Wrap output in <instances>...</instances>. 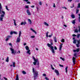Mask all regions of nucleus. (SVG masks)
<instances>
[{"label": "nucleus", "mask_w": 80, "mask_h": 80, "mask_svg": "<svg viewBox=\"0 0 80 80\" xmlns=\"http://www.w3.org/2000/svg\"><path fill=\"white\" fill-rule=\"evenodd\" d=\"M79 12V10L77 9L76 10V13L77 14L78 13V12Z\"/></svg>", "instance_id": "c03bdc74"}, {"label": "nucleus", "mask_w": 80, "mask_h": 80, "mask_svg": "<svg viewBox=\"0 0 80 80\" xmlns=\"http://www.w3.org/2000/svg\"><path fill=\"white\" fill-rule=\"evenodd\" d=\"M4 15H5L3 14H1V18H2V17H4Z\"/></svg>", "instance_id": "58836bf2"}, {"label": "nucleus", "mask_w": 80, "mask_h": 80, "mask_svg": "<svg viewBox=\"0 0 80 80\" xmlns=\"http://www.w3.org/2000/svg\"><path fill=\"white\" fill-rule=\"evenodd\" d=\"M22 73H23V74L25 75V74H26V72H25L24 71H22Z\"/></svg>", "instance_id": "72a5a7b5"}, {"label": "nucleus", "mask_w": 80, "mask_h": 80, "mask_svg": "<svg viewBox=\"0 0 80 80\" xmlns=\"http://www.w3.org/2000/svg\"><path fill=\"white\" fill-rule=\"evenodd\" d=\"M30 30H32V32H34L35 34H37V32H36L35 30H34L32 28H31Z\"/></svg>", "instance_id": "4468645a"}, {"label": "nucleus", "mask_w": 80, "mask_h": 80, "mask_svg": "<svg viewBox=\"0 0 80 80\" xmlns=\"http://www.w3.org/2000/svg\"><path fill=\"white\" fill-rule=\"evenodd\" d=\"M62 45L63 44H61L59 46V50H62Z\"/></svg>", "instance_id": "9d476101"}, {"label": "nucleus", "mask_w": 80, "mask_h": 80, "mask_svg": "<svg viewBox=\"0 0 80 80\" xmlns=\"http://www.w3.org/2000/svg\"><path fill=\"white\" fill-rule=\"evenodd\" d=\"M26 12L28 15H31V13L30 12V11H29V9L27 10Z\"/></svg>", "instance_id": "423d86ee"}, {"label": "nucleus", "mask_w": 80, "mask_h": 80, "mask_svg": "<svg viewBox=\"0 0 80 80\" xmlns=\"http://www.w3.org/2000/svg\"><path fill=\"white\" fill-rule=\"evenodd\" d=\"M80 34H79L77 35V38H80Z\"/></svg>", "instance_id": "c756f323"}, {"label": "nucleus", "mask_w": 80, "mask_h": 80, "mask_svg": "<svg viewBox=\"0 0 80 80\" xmlns=\"http://www.w3.org/2000/svg\"><path fill=\"white\" fill-rule=\"evenodd\" d=\"M10 35H12L13 34V31H11L10 32Z\"/></svg>", "instance_id": "37998d69"}, {"label": "nucleus", "mask_w": 80, "mask_h": 80, "mask_svg": "<svg viewBox=\"0 0 80 80\" xmlns=\"http://www.w3.org/2000/svg\"><path fill=\"white\" fill-rule=\"evenodd\" d=\"M79 45H80V44H76V47L78 48H79V47H80V46H79Z\"/></svg>", "instance_id": "a878e982"}, {"label": "nucleus", "mask_w": 80, "mask_h": 80, "mask_svg": "<svg viewBox=\"0 0 80 80\" xmlns=\"http://www.w3.org/2000/svg\"><path fill=\"white\" fill-rule=\"evenodd\" d=\"M9 45H10V46H11L12 47V44L11 43H9Z\"/></svg>", "instance_id": "338daca9"}, {"label": "nucleus", "mask_w": 80, "mask_h": 80, "mask_svg": "<svg viewBox=\"0 0 80 80\" xmlns=\"http://www.w3.org/2000/svg\"><path fill=\"white\" fill-rule=\"evenodd\" d=\"M72 37H76L77 36V35L75 34H73L72 35Z\"/></svg>", "instance_id": "8fccbe9b"}, {"label": "nucleus", "mask_w": 80, "mask_h": 80, "mask_svg": "<svg viewBox=\"0 0 80 80\" xmlns=\"http://www.w3.org/2000/svg\"><path fill=\"white\" fill-rule=\"evenodd\" d=\"M77 40H73V43H74V44H76V43H77Z\"/></svg>", "instance_id": "a211bd4d"}, {"label": "nucleus", "mask_w": 80, "mask_h": 80, "mask_svg": "<svg viewBox=\"0 0 80 80\" xmlns=\"http://www.w3.org/2000/svg\"><path fill=\"white\" fill-rule=\"evenodd\" d=\"M13 20L14 21V25H15V26H17V24H16V21H15V20L13 19Z\"/></svg>", "instance_id": "6ab92c4d"}, {"label": "nucleus", "mask_w": 80, "mask_h": 80, "mask_svg": "<svg viewBox=\"0 0 80 80\" xmlns=\"http://www.w3.org/2000/svg\"><path fill=\"white\" fill-rule=\"evenodd\" d=\"M79 50H74L73 52H75V53L74 54V56L75 57H77V55L78 54H80V52H79Z\"/></svg>", "instance_id": "f257e3e1"}, {"label": "nucleus", "mask_w": 80, "mask_h": 80, "mask_svg": "<svg viewBox=\"0 0 80 80\" xmlns=\"http://www.w3.org/2000/svg\"><path fill=\"white\" fill-rule=\"evenodd\" d=\"M80 50V48H78L76 50Z\"/></svg>", "instance_id": "5fc2aeb1"}, {"label": "nucleus", "mask_w": 80, "mask_h": 80, "mask_svg": "<svg viewBox=\"0 0 80 80\" xmlns=\"http://www.w3.org/2000/svg\"><path fill=\"white\" fill-rule=\"evenodd\" d=\"M15 62H12V66L13 67H15Z\"/></svg>", "instance_id": "5701e85b"}, {"label": "nucleus", "mask_w": 80, "mask_h": 80, "mask_svg": "<svg viewBox=\"0 0 80 80\" xmlns=\"http://www.w3.org/2000/svg\"><path fill=\"white\" fill-rule=\"evenodd\" d=\"M78 15L79 16V17H78V19H79V22H80V14H78Z\"/></svg>", "instance_id": "4c0bfd02"}, {"label": "nucleus", "mask_w": 80, "mask_h": 80, "mask_svg": "<svg viewBox=\"0 0 80 80\" xmlns=\"http://www.w3.org/2000/svg\"><path fill=\"white\" fill-rule=\"evenodd\" d=\"M50 48L52 50H54V49H53V47L52 46H51L50 47Z\"/></svg>", "instance_id": "393cba45"}, {"label": "nucleus", "mask_w": 80, "mask_h": 80, "mask_svg": "<svg viewBox=\"0 0 80 80\" xmlns=\"http://www.w3.org/2000/svg\"><path fill=\"white\" fill-rule=\"evenodd\" d=\"M52 52L53 53H55V51H54V50H52Z\"/></svg>", "instance_id": "bf43d9fd"}, {"label": "nucleus", "mask_w": 80, "mask_h": 80, "mask_svg": "<svg viewBox=\"0 0 80 80\" xmlns=\"http://www.w3.org/2000/svg\"><path fill=\"white\" fill-rule=\"evenodd\" d=\"M3 78L5 80H7V78L5 77H3Z\"/></svg>", "instance_id": "6e6d98bb"}, {"label": "nucleus", "mask_w": 80, "mask_h": 80, "mask_svg": "<svg viewBox=\"0 0 80 80\" xmlns=\"http://www.w3.org/2000/svg\"><path fill=\"white\" fill-rule=\"evenodd\" d=\"M21 34H22V32L21 31H19V38H20V36H21Z\"/></svg>", "instance_id": "b1692460"}, {"label": "nucleus", "mask_w": 80, "mask_h": 80, "mask_svg": "<svg viewBox=\"0 0 80 80\" xmlns=\"http://www.w3.org/2000/svg\"><path fill=\"white\" fill-rule=\"evenodd\" d=\"M76 21V19L72 21V23L74 25H75V21Z\"/></svg>", "instance_id": "412c9836"}, {"label": "nucleus", "mask_w": 80, "mask_h": 80, "mask_svg": "<svg viewBox=\"0 0 80 80\" xmlns=\"http://www.w3.org/2000/svg\"><path fill=\"white\" fill-rule=\"evenodd\" d=\"M3 10V8H2V4L0 3V13H1V12H2L3 13V15L5 14V12L4 11H2Z\"/></svg>", "instance_id": "7ed1b4c3"}, {"label": "nucleus", "mask_w": 80, "mask_h": 80, "mask_svg": "<svg viewBox=\"0 0 80 80\" xmlns=\"http://www.w3.org/2000/svg\"><path fill=\"white\" fill-rule=\"evenodd\" d=\"M28 22H30L29 24H32V21H31V20L30 19H28Z\"/></svg>", "instance_id": "f8f14e48"}, {"label": "nucleus", "mask_w": 80, "mask_h": 80, "mask_svg": "<svg viewBox=\"0 0 80 80\" xmlns=\"http://www.w3.org/2000/svg\"><path fill=\"white\" fill-rule=\"evenodd\" d=\"M71 17L72 18H75V15L72 14L71 15Z\"/></svg>", "instance_id": "c85d7f7f"}, {"label": "nucleus", "mask_w": 80, "mask_h": 80, "mask_svg": "<svg viewBox=\"0 0 80 80\" xmlns=\"http://www.w3.org/2000/svg\"><path fill=\"white\" fill-rule=\"evenodd\" d=\"M24 1H25V2H26L28 4L30 3V2L28 1V0H24Z\"/></svg>", "instance_id": "aec40b11"}, {"label": "nucleus", "mask_w": 80, "mask_h": 80, "mask_svg": "<svg viewBox=\"0 0 80 80\" xmlns=\"http://www.w3.org/2000/svg\"><path fill=\"white\" fill-rule=\"evenodd\" d=\"M60 59H61L62 60H63V61H64L65 60V59L64 58H62V57H60Z\"/></svg>", "instance_id": "e433bc0d"}, {"label": "nucleus", "mask_w": 80, "mask_h": 80, "mask_svg": "<svg viewBox=\"0 0 80 80\" xmlns=\"http://www.w3.org/2000/svg\"><path fill=\"white\" fill-rule=\"evenodd\" d=\"M0 21H3V18H0Z\"/></svg>", "instance_id": "09e8293b"}, {"label": "nucleus", "mask_w": 80, "mask_h": 80, "mask_svg": "<svg viewBox=\"0 0 80 80\" xmlns=\"http://www.w3.org/2000/svg\"><path fill=\"white\" fill-rule=\"evenodd\" d=\"M78 28H79L78 31H79V32H80V26H78Z\"/></svg>", "instance_id": "79ce46f5"}, {"label": "nucleus", "mask_w": 80, "mask_h": 80, "mask_svg": "<svg viewBox=\"0 0 80 80\" xmlns=\"http://www.w3.org/2000/svg\"><path fill=\"white\" fill-rule=\"evenodd\" d=\"M61 42H65V39H62L61 40Z\"/></svg>", "instance_id": "2f4dec72"}, {"label": "nucleus", "mask_w": 80, "mask_h": 80, "mask_svg": "<svg viewBox=\"0 0 80 80\" xmlns=\"http://www.w3.org/2000/svg\"><path fill=\"white\" fill-rule=\"evenodd\" d=\"M35 38V36H31V38Z\"/></svg>", "instance_id": "49530a36"}, {"label": "nucleus", "mask_w": 80, "mask_h": 80, "mask_svg": "<svg viewBox=\"0 0 80 80\" xmlns=\"http://www.w3.org/2000/svg\"><path fill=\"white\" fill-rule=\"evenodd\" d=\"M25 48L27 50H30L29 49V48H28V46H26Z\"/></svg>", "instance_id": "2eb2a0df"}, {"label": "nucleus", "mask_w": 80, "mask_h": 80, "mask_svg": "<svg viewBox=\"0 0 80 80\" xmlns=\"http://www.w3.org/2000/svg\"><path fill=\"white\" fill-rule=\"evenodd\" d=\"M59 66L60 67H63V65H62L61 64H60Z\"/></svg>", "instance_id": "680f3d73"}, {"label": "nucleus", "mask_w": 80, "mask_h": 80, "mask_svg": "<svg viewBox=\"0 0 80 80\" xmlns=\"http://www.w3.org/2000/svg\"><path fill=\"white\" fill-rule=\"evenodd\" d=\"M6 10H7L8 11H9V9L8 8V7H7V6H6Z\"/></svg>", "instance_id": "a19ab883"}, {"label": "nucleus", "mask_w": 80, "mask_h": 80, "mask_svg": "<svg viewBox=\"0 0 80 80\" xmlns=\"http://www.w3.org/2000/svg\"><path fill=\"white\" fill-rule=\"evenodd\" d=\"M55 72L56 73L57 75H59V72H58V70L55 69Z\"/></svg>", "instance_id": "6e6552de"}, {"label": "nucleus", "mask_w": 80, "mask_h": 80, "mask_svg": "<svg viewBox=\"0 0 80 80\" xmlns=\"http://www.w3.org/2000/svg\"><path fill=\"white\" fill-rule=\"evenodd\" d=\"M53 7H54V8H55V7H56V6L55 4V3H54V5L53 6Z\"/></svg>", "instance_id": "e2e57ef3"}, {"label": "nucleus", "mask_w": 80, "mask_h": 80, "mask_svg": "<svg viewBox=\"0 0 80 80\" xmlns=\"http://www.w3.org/2000/svg\"><path fill=\"white\" fill-rule=\"evenodd\" d=\"M44 24L45 25H46V26H47V27H48V26H49L48 24H47V22H44Z\"/></svg>", "instance_id": "f3484780"}, {"label": "nucleus", "mask_w": 80, "mask_h": 80, "mask_svg": "<svg viewBox=\"0 0 80 80\" xmlns=\"http://www.w3.org/2000/svg\"><path fill=\"white\" fill-rule=\"evenodd\" d=\"M39 4L40 5H42V2H39Z\"/></svg>", "instance_id": "864d4df0"}, {"label": "nucleus", "mask_w": 80, "mask_h": 80, "mask_svg": "<svg viewBox=\"0 0 80 80\" xmlns=\"http://www.w3.org/2000/svg\"><path fill=\"white\" fill-rule=\"evenodd\" d=\"M26 53H28V54H29V55H30V54H31V53H30V50L27 51Z\"/></svg>", "instance_id": "dca6fc26"}, {"label": "nucleus", "mask_w": 80, "mask_h": 80, "mask_svg": "<svg viewBox=\"0 0 80 80\" xmlns=\"http://www.w3.org/2000/svg\"><path fill=\"white\" fill-rule=\"evenodd\" d=\"M45 79H46V80H49V79H48V78L47 77H45Z\"/></svg>", "instance_id": "603ef678"}, {"label": "nucleus", "mask_w": 80, "mask_h": 80, "mask_svg": "<svg viewBox=\"0 0 80 80\" xmlns=\"http://www.w3.org/2000/svg\"><path fill=\"white\" fill-rule=\"evenodd\" d=\"M25 8H28H28H29L28 7V6H25Z\"/></svg>", "instance_id": "a18cd8bd"}, {"label": "nucleus", "mask_w": 80, "mask_h": 80, "mask_svg": "<svg viewBox=\"0 0 80 80\" xmlns=\"http://www.w3.org/2000/svg\"><path fill=\"white\" fill-rule=\"evenodd\" d=\"M49 33L48 32H47L46 33V37H48V34Z\"/></svg>", "instance_id": "f704fd0d"}, {"label": "nucleus", "mask_w": 80, "mask_h": 80, "mask_svg": "<svg viewBox=\"0 0 80 80\" xmlns=\"http://www.w3.org/2000/svg\"><path fill=\"white\" fill-rule=\"evenodd\" d=\"M76 58H75L74 57H73L72 58V62L73 63V65H75V62H76V60L75 59Z\"/></svg>", "instance_id": "20e7f679"}, {"label": "nucleus", "mask_w": 80, "mask_h": 80, "mask_svg": "<svg viewBox=\"0 0 80 80\" xmlns=\"http://www.w3.org/2000/svg\"><path fill=\"white\" fill-rule=\"evenodd\" d=\"M67 69H68V67H66L65 68V70L66 73H67Z\"/></svg>", "instance_id": "473e14b6"}, {"label": "nucleus", "mask_w": 80, "mask_h": 80, "mask_svg": "<svg viewBox=\"0 0 80 80\" xmlns=\"http://www.w3.org/2000/svg\"><path fill=\"white\" fill-rule=\"evenodd\" d=\"M37 63L38 65H39V62H38H38H37Z\"/></svg>", "instance_id": "69168bd1"}, {"label": "nucleus", "mask_w": 80, "mask_h": 80, "mask_svg": "<svg viewBox=\"0 0 80 80\" xmlns=\"http://www.w3.org/2000/svg\"><path fill=\"white\" fill-rule=\"evenodd\" d=\"M42 75H43V76H44V77H46V74H45V73L43 74Z\"/></svg>", "instance_id": "4d7b16f0"}, {"label": "nucleus", "mask_w": 80, "mask_h": 80, "mask_svg": "<svg viewBox=\"0 0 80 80\" xmlns=\"http://www.w3.org/2000/svg\"><path fill=\"white\" fill-rule=\"evenodd\" d=\"M77 42L78 44H80V40L78 39V40H77Z\"/></svg>", "instance_id": "4be33fe9"}, {"label": "nucleus", "mask_w": 80, "mask_h": 80, "mask_svg": "<svg viewBox=\"0 0 80 80\" xmlns=\"http://www.w3.org/2000/svg\"><path fill=\"white\" fill-rule=\"evenodd\" d=\"M47 45L48 47H51V44H49V43H48Z\"/></svg>", "instance_id": "c9c22d12"}, {"label": "nucleus", "mask_w": 80, "mask_h": 80, "mask_svg": "<svg viewBox=\"0 0 80 80\" xmlns=\"http://www.w3.org/2000/svg\"><path fill=\"white\" fill-rule=\"evenodd\" d=\"M25 24H27V22H22L21 23V25H25Z\"/></svg>", "instance_id": "1a4fd4ad"}, {"label": "nucleus", "mask_w": 80, "mask_h": 80, "mask_svg": "<svg viewBox=\"0 0 80 80\" xmlns=\"http://www.w3.org/2000/svg\"><path fill=\"white\" fill-rule=\"evenodd\" d=\"M34 62H33V64L34 65H36L37 62H38V59H34Z\"/></svg>", "instance_id": "39448f33"}, {"label": "nucleus", "mask_w": 80, "mask_h": 80, "mask_svg": "<svg viewBox=\"0 0 80 80\" xmlns=\"http://www.w3.org/2000/svg\"><path fill=\"white\" fill-rule=\"evenodd\" d=\"M37 10L38 12V7H37Z\"/></svg>", "instance_id": "774afa93"}, {"label": "nucleus", "mask_w": 80, "mask_h": 80, "mask_svg": "<svg viewBox=\"0 0 80 80\" xmlns=\"http://www.w3.org/2000/svg\"><path fill=\"white\" fill-rule=\"evenodd\" d=\"M68 1L69 2H71L72 1V0H68Z\"/></svg>", "instance_id": "0e129e2a"}, {"label": "nucleus", "mask_w": 80, "mask_h": 80, "mask_svg": "<svg viewBox=\"0 0 80 80\" xmlns=\"http://www.w3.org/2000/svg\"><path fill=\"white\" fill-rule=\"evenodd\" d=\"M16 80H19V78H18V75H17Z\"/></svg>", "instance_id": "7c9ffc66"}, {"label": "nucleus", "mask_w": 80, "mask_h": 80, "mask_svg": "<svg viewBox=\"0 0 80 80\" xmlns=\"http://www.w3.org/2000/svg\"><path fill=\"white\" fill-rule=\"evenodd\" d=\"M13 33H14V34H17V32L15 31H14L13 32Z\"/></svg>", "instance_id": "de8ad7c7"}, {"label": "nucleus", "mask_w": 80, "mask_h": 80, "mask_svg": "<svg viewBox=\"0 0 80 80\" xmlns=\"http://www.w3.org/2000/svg\"><path fill=\"white\" fill-rule=\"evenodd\" d=\"M53 38L54 39V41L55 42H57V38H56V37H54Z\"/></svg>", "instance_id": "ddd939ff"}, {"label": "nucleus", "mask_w": 80, "mask_h": 80, "mask_svg": "<svg viewBox=\"0 0 80 80\" xmlns=\"http://www.w3.org/2000/svg\"><path fill=\"white\" fill-rule=\"evenodd\" d=\"M54 50H57V48L56 46L54 47Z\"/></svg>", "instance_id": "3c124183"}, {"label": "nucleus", "mask_w": 80, "mask_h": 80, "mask_svg": "<svg viewBox=\"0 0 80 80\" xmlns=\"http://www.w3.org/2000/svg\"><path fill=\"white\" fill-rule=\"evenodd\" d=\"M9 58H8V57H7V58L6 59V62H9Z\"/></svg>", "instance_id": "cd10ccee"}, {"label": "nucleus", "mask_w": 80, "mask_h": 80, "mask_svg": "<svg viewBox=\"0 0 80 80\" xmlns=\"http://www.w3.org/2000/svg\"><path fill=\"white\" fill-rule=\"evenodd\" d=\"M80 8V3H78V6L77 7V8Z\"/></svg>", "instance_id": "ea45409f"}, {"label": "nucleus", "mask_w": 80, "mask_h": 80, "mask_svg": "<svg viewBox=\"0 0 80 80\" xmlns=\"http://www.w3.org/2000/svg\"><path fill=\"white\" fill-rule=\"evenodd\" d=\"M78 30L77 29H75L74 31L75 33H78Z\"/></svg>", "instance_id": "bb28decb"}, {"label": "nucleus", "mask_w": 80, "mask_h": 80, "mask_svg": "<svg viewBox=\"0 0 80 80\" xmlns=\"http://www.w3.org/2000/svg\"><path fill=\"white\" fill-rule=\"evenodd\" d=\"M12 53L14 55L17 53V51L16 50H12L11 51Z\"/></svg>", "instance_id": "0eeeda50"}, {"label": "nucleus", "mask_w": 80, "mask_h": 80, "mask_svg": "<svg viewBox=\"0 0 80 80\" xmlns=\"http://www.w3.org/2000/svg\"><path fill=\"white\" fill-rule=\"evenodd\" d=\"M32 72L33 73L35 77H37L38 75V72L37 71H35L34 70V68H32Z\"/></svg>", "instance_id": "f03ea898"}, {"label": "nucleus", "mask_w": 80, "mask_h": 80, "mask_svg": "<svg viewBox=\"0 0 80 80\" xmlns=\"http://www.w3.org/2000/svg\"><path fill=\"white\" fill-rule=\"evenodd\" d=\"M52 35H53V34H52L51 35H49L48 37H51Z\"/></svg>", "instance_id": "13d9d810"}, {"label": "nucleus", "mask_w": 80, "mask_h": 80, "mask_svg": "<svg viewBox=\"0 0 80 80\" xmlns=\"http://www.w3.org/2000/svg\"><path fill=\"white\" fill-rule=\"evenodd\" d=\"M16 42H20V38L19 37L17 38Z\"/></svg>", "instance_id": "9b49d317"}, {"label": "nucleus", "mask_w": 80, "mask_h": 80, "mask_svg": "<svg viewBox=\"0 0 80 80\" xmlns=\"http://www.w3.org/2000/svg\"><path fill=\"white\" fill-rule=\"evenodd\" d=\"M8 39H9V38H7L6 39H5L6 42H7V41H8Z\"/></svg>", "instance_id": "052dcab7"}]
</instances>
